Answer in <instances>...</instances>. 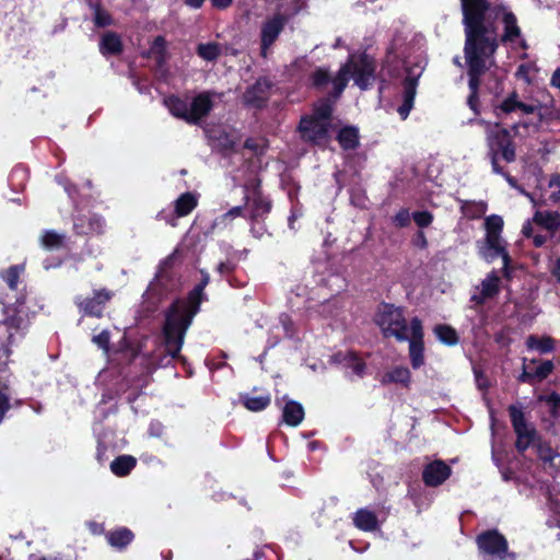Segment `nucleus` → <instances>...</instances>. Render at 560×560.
<instances>
[{"label": "nucleus", "instance_id": "f257e3e1", "mask_svg": "<svg viewBox=\"0 0 560 560\" xmlns=\"http://www.w3.org/2000/svg\"><path fill=\"white\" fill-rule=\"evenodd\" d=\"M210 281L209 273L201 270V280L188 293L186 299L175 300L165 313L162 330V343L152 352L135 354L133 360L144 365L145 373H151L160 366H167L174 359L179 358L185 335L194 317L200 311V304L207 300L205 288Z\"/></svg>", "mask_w": 560, "mask_h": 560}, {"label": "nucleus", "instance_id": "f03ea898", "mask_svg": "<svg viewBox=\"0 0 560 560\" xmlns=\"http://www.w3.org/2000/svg\"><path fill=\"white\" fill-rule=\"evenodd\" d=\"M493 113L502 122L513 115L518 116V120L510 129L495 124L487 132L489 155H497L506 163L516 160L513 137H525L529 132H537L542 122L551 119L546 105L537 100L524 102L515 91L493 105Z\"/></svg>", "mask_w": 560, "mask_h": 560}, {"label": "nucleus", "instance_id": "7ed1b4c3", "mask_svg": "<svg viewBox=\"0 0 560 560\" xmlns=\"http://www.w3.org/2000/svg\"><path fill=\"white\" fill-rule=\"evenodd\" d=\"M477 2H465V57L468 63L469 90L468 106L478 113V89L480 75L493 63L492 57L497 50V37L493 30L481 27Z\"/></svg>", "mask_w": 560, "mask_h": 560}, {"label": "nucleus", "instance_id": "20e7f679", "mask_svg": "<svg viewBox=\"0 0 560 560\" xmlns=\"http://www.w3.org/2000/svg\"><path fill=\"white\" fill-rule=\"evenodd\" d=\"M25 296L19 295L13 304L4 307V318L0 320V424L11 408L13 396L11 375L7 372L9 347L23 337L21 324L27 315L24 307Z\"/></svg>", "mask_w": 560, "mask_h": 560}, {"label": "nucleus", "instance_id": "39448f33", "mask_svg": "<svg viewBox=\"0 0 560 560\" xmlns=\"http://www.w3.org/2000/svg\"><path fill=\"white\" fill-rule=\"evenodd\" d=\"M409 58V46L406 44V37L402 34H396L387 49L383 69L390 77H399L401 71L405 73L402 104L397 108L402 120L409 116L413 107L418 81L424 70L422 60L411 62Z\"/></svg>", "mask_w": 560, "mask_h": 560}, {"label": "nucleus", "instance_id": "423d86ee", "mask_svg": "<svg viewBox=\"0 0 560 560\" xmlns=\"http://www.w3.org/2000/svg\"><path fill=\"white\" fill-rule=\"evenodd\" d=\"M465 2L466 0H462V9H463V15L465 16ZM469 4H474L477 2L478 5H476L479 10L480 14V23L481 27L493 30L495 32L497 37V46L499 45V35L497 32V27L493 25V22L497 24L502 25L503 33L500 36V42L505 45H514L516 43L520 44L521 48L526 49L527 44L525 39L522 38L521 28L517 24V19L515 14L510 11L504 5H495L491 8L488 5L486 0H467ZM463 22L465 23V18L463 19Z\"/></svg>", "mask_w": 560, "mask_h": 560}, {"label": "nucleus", "instance_id": "0eeeda50", "mask_svg": "<svg viewBox=\"0 0 560 560\" xmlns=\"http://www.w3.org/2000/svg\"><path fill=\"white\" fill-rule=\"evenodd\" d=\"M376 61L365 52L349 55L347 62L341 66L336 77L331 80L334 97H339L346 89L349 80L361 90L373 85L376 79Z\"/></svg>", "mask_w": 560, "mask_h": 560}, {"label": "nucleus", "instance_id": "6e6552de", "mask_svg": "<svg viewBox=\"0 0 560 560\" xmlns=\"http://www.w3.org/2000/svg\"><path fill=\"white\" fill-rule=\"evenodd\" d=\"M214 94L201 92L194 97L171 95L164 98L170 113L190 125H199L213 108Z\"/></svg>", "mask_w": 560, "mask_h": 560}, {"label": "nucleus", "instance_id": "1a4fd4ad", "mask_svg": "<svg viewBox=\"0 0 560 560\" xmlns=\"http://www.w3.org/2000/svg\"><path fill=\"white\" fill-rule=\"evenodd\" d=\"M375 323L385 337H394L398 341H405L410 337V324L408 325L401 307L386 303L380 305Z\"/></svg>", "mask_w": 560, "mask_h": 560}, {"label": "nucleus", "instance_id": "9d476101", "mask_svg": "<svg viewBox=\"0 0 560 560\" xmlns=\"http://www.w3.org/2000/svg\"><path fill=\"white\" fill-rule=\"evenodd\" d=\"M178 287L179 281L175 275L162 268L143 294V303L147 311L153 312L158 305L166 299L168 294L176 291Z\"/></svg>", "mask_w": 560, "mask_h": 560}, {"label": "nucleus", "instance_id": "9b49d317", "mask_svg": "<svg viewBox=\"0 0 560 560\" xmlns=\"http://www.w3.org/2000/svg\"><path fill=\"white\" fill-rule=\"evenodd\" d=\"M509 415L517 438L515 446L518 452H524L534 443L536 430L526 421L522 406L511 405Z\"/></svg>", "mask_w": 560, "mask_h": 560}, {"label": "nucleus", "instance_id": "f8f14e48", "mask_svg": "<svg viewBox=\"0 0 560 560\" xmlns=\"http://www.w3.org/2000/svg\"><path fill=\"white\" fill-rule=\"evenodd\" d=\"M244 200L249 221L264 220L271 210V201L265 197L259 185L244 186Z\"/></svg>", "mask_w": 560, "mask_h": 560}, {"label": "nucleus", "instance_id": "ddd939ff", "mask_svg": "<svg viewBox=\"0 0 560 560\" xmlns=\"http://www.w3.org/2000/svg\"><path fill=\"white\" fill-rule=\"evenodd\" d=\"M477 544L482 560H498L509 549L505 537L497 530L480 534L477 537Z\"/></svg>", "mask_w": 560, "mask_h": 560}, {"label": "nucleus", "instance_id": "4468645a", "mask_svg": "<svg viewBox=\"0 0 560 560\" xmlns=\"http://www.w3.org/2000/svg\"><path fill=\"white\" fill-rule=\"evenodd\" d=\"M329 124L310 117H303L299 125L301 137L304 141L316 145H324L329 140Z\"/></svg>", "mask_w": 560, "mask_h": 560}, {"label": "nucleus", "instance_id": "2eb2a0df", "mask_svg": "<svg viewBox=\"0 0 560 560\" xmlns=\"http://www.w3.org/2000/svg\"><path fill=\"white\" fill-rule=\"evenodd\" d=\"M113 295L114 293L112 291L100 289L94 290L91 298L77 296L74 303L84 315L101 317L106 303Z\"/></svg>", "mask_w": 560, "mask_h": 560}, {"label": "nucleus", "instance_id": "dca6fc26", "mask_svg": "<svg viewBox=\"0 0 560 560\" xmlns=\"http://www.w3.org/2000/svg\"><path fill=\"white\" fill-rule=\"evenodd\" d=\"M406 340L409 342V357L413 369H419L424 364L423 328L418 317L410 320V334Z\"/></svg>", "mask_w": 560, "mask_h": 560}, {"label": "nucleus", "instance_id": "f3484780", "mask_svg": "<svg viewBox=\"0 0 560 560\" xmlns=\"http://www.w3.org/2000/svg\"><path fill=\"white\" fill-rule=\"evenodd\" d=\"M288 18L282 13H276L268 18L262 24L260 30L261 39V55L267 56L268 49L277 40L280 33L283 31Z\"/></svg>", "mask_w": 560, "mask_h": 560}, {"label": "nucleus", "instance_id": "a211bd4d", "mask_svg": "<svg viewBox=\"0 0 560 560\" xmlns=\"http://www.w3.org/2000/svg\"><path fill=\"white\" fill-rule=\"evenodd\" d=\"M500 277L495 271L490 272L480 283L476 287L475 292L470 296V302L476 305H482L488 300L495 298L500 292Z\"/></svg>", "mask_w": 560, "mask_h": 560}, {"label": "nucleus", "instance_id": "6ab92c4d", "mask_svg": "<svg viewBox=\"0 0 560 560\" xmlns=\"http://www.w3.org/2000/svg\"><path fill=\"white\" fill-rule=\"evenodd\" d=\"M270 89L271 84L267 79H258L244 92V104L253 108L264 107L269 98Z\"/></svg>", "mask_w": 560, "mask_h": 560}, {"label": "nucleus", "instance_id": "aec40b11", "mask_svg": "<svg viewBox=\"0 0 560 560\" xmlns=\"http://www.w3.org/2000/svg\"><path fill=\"white\" fill-rule=\"evenodd\" d=\"M451 472V467L443 460H434L424 467L422 479L427 486L438 487L450 477Z\"/></svg>", "mask_w": 560, "mask_h": 560}, {"label": "nucleus", "instance_id": "412c9836", "mask_svg": "<svg viewBox=\"0 0 560 560\" xmlns=\"http://www.w3.org/2000/svg\"><path fill=\"white\" fill-rule=\"evenodd\" d=\"M104 220L94 213L74 218L73 230L78 235L101 234L104 232Z\"/></svg>", "mask_w": 560, "mask_h": 560}, {"label": "nucleus", "instance_id": "4be33fe9", "mask_svg": "<svg viewBox=\"0 0 560 560\" xmlns=\"http://www.w3.org/2000/svg\"><path fill=\"white\" fill-rule=\"evenodd\" d=\"M334 361L343 369L357 376H362L365 370V363L352 351L338 352L334 355Z\"/></svg>", "mask_w": 560, "mask_h": 560}, {"label": "nucleus", "instance_id": "5701e85b", "mask_svg": "<svg viewBox=\"0 0 560 560\" xmlns=\"http://www.w3.org/2000/svg\"><path fill=\"white\" fill-rule=\"evenodd\" d=\"M481 253L488 261H493L495 258L501 257L503 260V269L506 270L510 264V256L505 250L504 242L501 237H497L495 243H492L491 238L486 237V245Z\"/></svg>", "mask_w": 560, "mask_h": 560}, {"label": "nucleus", "instance_id": "b1692460", "mask_svg": "<svg viewBox=\"0 0 560 560\" xmlns=\"http://www.w3.org/2000/svg\"><path fill=\"white\" fill-rule=\"evenodd\" d=\"M411 374L408 368L406 366H395L387 372H385L381 378L380 382L382 385H388V384H399L404 387H408L410 384Z\"/></svg>", "mask_w": 560, "mask_h": 560}, {"label": "nucleus", "instance_id": "393cba45", "mask_svg": "<svg viewBox=\"0 0 560 560\" xmlns=\"http://www.w3.org/2000/svg\"><path fill=\"white\" fill-rule=\"evenodd\" d=\"M282 418L285 424L298 427L304 419V408L295 400H287L282 408Z\"/></svg>", "mask_w": 560, "mask_h": 560}, {"label": "nucleus", "instance_id": "a878e982", "mask_svg": "<svg viewBox=\"0 0 560 560\" xmlns=\"http://www.w3.org/2000/svg\"><path fill=\"white\" fill-rule=\"evenodd\" d=\"M353 524L364 532H373L378 528L377 516L373 511L368 509H359L353 514Z\"/></svg>", "mask_w": 560, "mask_h": 560}, {"label": "nucleus", "instance_id": "bb28decb", "mask_svg": "<svg viewBox=\"0 0 560 560\" xmlns=\"http://www.w3.org/2000/svg\"><path fill=\"white\" fill-rule=\"evenodd\" d=\"M533 222L553 233L560 228V213L557 211L536 210L533 217Z\"/></svg>", "mask_w": 560, "mask_h": 560}, {"label": "nucleus", "instance_id": "cd10ccee", "mask_svg": "<svg viewBox=\"0 0 560 560\" xmlns=\"http://www.w3.org/2000/svg\"><path fill=\"white\" fill-rule=\"evenodd\" d=\"M526 347L528 350H535L542 354L550 353L555 350V340L549 336L529 335L526 338Z\"/></svg>", "mask_w": 560, "mask_h": 560}, {"label": "nucleus", "instance_id": "c85d7f7f", "mask_svg": "<svg viewBox=\"0 0 560 560\" xmlns=\"http://www.w3.org/2000/svg\"><path fill=\"white\" fill-rule=\"evenodd\" d=\"M341 311L342 304L340 299L338 296H334L319 304L316 312L319 314V316L326 319H335L339 317Z\"/></svg>", "mask_w": 560, "mask_h": 560}, {"label": "nucleus", "instance_id": "c756f323", "mask_svg": "<svg viewBox=\"0 0 560 560\" xmlns=\"http://www.w3.org/2000/svg\"><path fill=\"white\" fill-rule=\"evenodd\" d=\"M337 140L342 149L353 150L359 145V130L355 127L340 129Z\"/></svg>", "mask_w": 560, "mask_h": 560}, {"label": "nucleus", "instance_id": "7c9ffc66", "mask_svg": "<svg viewBox=\"0 0 560 560\" xmlns=\"http://www.w3.org/2000/svg\"><path fill=\"white\" fill-rule=\"evenodd\" d=\"M121 40L118 35L114 33H106L100 42V50L104 56L117 55L121 51Z\"/></svg>", "mask_w": 560, "mask_h": 560}, {"label": "nucleus", "instance_id": "2f4dec72", "mask_svg": "<svg viewBox=\"0 0 560 560\" xmlns=\"http://www.w3.org/2000/svg\"><path fill=\"white\" fill-rule=\"evenodd\" d=\"M133 539V534L128 528H119L107 534V541L114 548H125Z\"/></svg>", "mask_w": 560, "mask_h": 560}, {"label": "nucleus", "instance_id": "473e14b6", "mask_svg": "<svg viewBox=\"0 0 560 560\" xmlns=\"http://www.w3.org/2000/svg\"><path fill=\"white\" fill-rule=\"evenodd\" d=\"M197 207V198L191 192L180 195L175 201L177 217H185Z\"/></svg>", "mask_w": 560, "mask_h": 560}, {"label": "nucleus", "instance_id": "72a5a7b5", "mask_svg": "<svg viewBox=\"0 0 560 560\" xmlns=\"http://www.w3.org/2000/svg\"><path fill=\"white\" fill-rule=\"evenodd\" d=\"M136 458L130 455H121L114 459L110 464V469L116 476H126L136 466Z\"/></svg>", "mask_w": 560, "mask_h": 560}, {"label": "nucleus", "instance_id": "f704fd0d", "mask_svg": "<svg viewBox=\"0 0 560 560\" xmlns=\"http://www.w3.org/2000/svg\"><path fill=\"white\" fill-rule=\"evenodd\" d=\"M485 226H486V231H487L486 237L491 238V242L495 243L497 237H501L500 232L503 228L502 218L500 215L492 214V215L486 218Z\"/></svg>", "mask_w": 560, "mask_h": 560}, {"label": "nucleus", "instance_id": "c9c22d12", "mask_svg": "<svg viewBox=\"0 0 560 560\" xmlns=\"http://www.w3.org/2000/svg\"><path fill=\"white\" fill-rule=\"evenodd\" d=\"M434 334L441 342L447 346H455L458 342L457 332L451 326L438 325L434 328Z\"/></svg>", "mask_w": 560, "mask_h": 560}, {"label": "nucleus", "instance_id": "e433bc0d", "mask_svg": "<svg viewBox=\"0 0 560 560\" xmlns=\"http://www.w3.org/2000/svg\"><path fill=\"white\" fill-rule=\"evenodd\" d=\"M331 104L329 101L325 100L315 105L313 115L308 117L331 125Z\"/></svg>", "mask_w": 560, "mask_h": 560}, {"label": "nucleus", "instance_id": "4c0bfd02", "mask_svg": "<svg viewBox=\"0 0 560 560\" xmlns=\"http://www.w3.org/2000/svg\"><path fill=\"white\" fill-rule=\"evenodd\" d=\"M65 240V234H59L55 231H45L40 238V243L46 249H57L63 245Z\"/></svg>", "mask_w": 560, "mask_h": 560}, {"label": "nucleus", "instance_id": "58836bf2", "mask_svg": "<svg viewBox=\"0 0 560 560\" xmlns=\"http://www.w3.org/2000/svg\"><path fill=\"white\" fill-rule=\"evenodd\" d=\"M23 271V268L20 266H12L8 270L2 271L0 277L7 283L8 288L12 292H18L19 279L20 275Z\"/></svg>", "mask_w": 560, "mask_h": 560}, {"label": "nucleus", "instance_id": "ea45409f", "mask_svg": "<svg viewBox=\"0 0 560 560\" xmlns=\"http://www.w3.org/2000/svg\"><path fill=\"white\" fill-rule=\"evenodd\" d=\"M244 406L250 411H261L270 404L269 396H244L242 397Z\"/></svg>", "mask_w": 560, "mask_h": 560}, {"label": "nucleus", "instance_id": "a19ab883", "mask_svg": "<svg viewBox=\"0 0 560 560\" xmlns=\"http://www.w3.org/2000/svg\"><path fill=\"white\" fill-rule=\"evenodd\" d=\"M536 364V368H532V375L535 382H541L551 374L553 370V363L550 360H546L542 362L537 361Z\"/></svg>", "mask_w": 560, "mask_h": 560}, {"label": "nucleus", "instance_id": "79ce46f5", "mask_svg": "<svg viewBox=\"0 0 560 560\" xmlns=\"http://www.w3.org/2000/svg\"><path fill=\"white\" fill-rule=\"evenodd\" d=\"M462 210L465 215L469 218H479L487 211V203L483 201L474 202V201H466L462 206Z\"/></svg>", "mask_w": 560, "mask_h": 560}, {"label": "nucleus", "instance_id": "37998d69", "mask_svg": "<svg viewBox=\"0 0 560 560\" xmlns=\"http://www.w3.org/2000/svg\"><path fill=\"white\" fill-rule=\"evenodd\" d=\"M197 51H198V55L202 59L208 60V61H212V60H214L219 56L220 48H219L218 44L207 43V44H200L198 46Z\"/></svg>", "mask_w": 560, "mask_h": 560}, {"label": "nucleus", "instance_id": "c03bdc74", "mask_svg": "<svg viewBox=\"0 0 560 560\" xmlns=\"http://www.w3.org/2000/svg\"><path fill=\"white\" fill-rule=\"evenodd\" d=\"M27 173L23 167H15L10 174V184L18 188H23Z\"/></svg>", "mask_w": 560, "mask_h": 560}, {"label": "nucleus", "instance_id": "a18cd8bd", "mask_svg": "<svg viewBox=\"0 0 560 560\" xmlns=\"http://www.w3.org/2000/svg\"><path fill=\"white\" fill-rule=\"evenodd\" d=\"M411 218L412 214H410L409 210L402 208L393 217V224L396 228H406L409 225Z\"/></svg>", "mask_w": 560, "mask_h": 560}, {"label": "nucleus", "instance_id": "49530a36", "mask_svg": "<svg viewBox=\"0 0 560 560\" xmlns=\"http://www.w3.org/2000/svg\"><path fill=\"white\" fill-rule=\"evenodd\" d=\"M412 219L415 221V223L423 229V228H428L432 221H433V215L431 212L429 211H416L412 213Z\"/></svg>", "mask_w": 560, "mask_h": 560}, {"label": "nucleus", "instance_id": "de8ad7c7", "mask_svg": "<svg viewBox=\"0 0 560 560\" xmlns=\"http://www.w3.org/2000/svg\"><path fill=\"white\" fill-rule=\"evenodd\" d=\"M536 363H537V360L527 361L526 359H524L523 371L518 377L520 382L528 383V384L535 383L533 375H532V365H535Z\"/></svg>", "mask_w": 560, "mask_h": 560}, {"label": "nucleus", "instance_id": "09e8293b", "mask_svg": "<svg viewBox=\"0 0 560 560\" xmlns=\"http://www.w3.org/2000/svg\"><path fill=\"white\" fill-rule=\"evenodd\" d=\"M311 80L314 86L320 88L329 82L328 71L319 68L312 73Z\"/></svg>", "mask_w": 560, "mask_h": 560}, {"label": "nucleus", "instance_id": "8fccbe9b", "mask_svg": "<svg viewBox=\"0 0 560 560\" xmlns=\"http://www.w3.org/2000/svg\"><path fill=\"white\" fill-rule=\"evenodd\" d=\"M533 69H534V67L532 63H522L518 66L515 75L518 79H521L527 83H530V81H532L530 71Z\"/></svg>", "mask_w": 560, "mask_h": 560}, {"label": "nucleus", "instance_id": "3c124183", "mask_svg": "<svg viewBox=\"0 0 560 560\" xmlns=\"http://www.w3.org/2000/svg\"><path fill=\"white\" fill-rule=\"evenodd\" d=\"M279 323L283 329L284 335L289 338L293 337V335H294L293 322L290 318V316L287 314H281L279 317Z\"/></svg>", "mask_w": 560, "mask_h": 560}, {"label": "nucleus", "instance_id": "603ef678", "mask_svg": "<svg viewBox=\"0 0 560 560\" xmlns=\"http://www.w3.org/2000/svg\"><path fill=\"white\" fill-rule=\"evenodd\" d=\"M93 342L97 345L98 348L107 351L109 346V332L108 330H103L98 335L93 336Z\"/></svg>", "mask_w": 560, "mask_h": 560}, {"label": "nucleus", "instance_id": "864d4df0", "mask_svg": "<svg viewBox=\"0 0 560 560\" xmlns=\"http://www.w3.org/2000/svg\"><path fill=\"white\" fill-rule=\"evenodd\" d=\"M538 456L544 462H552V459L557 456V453L549 445L541 444L538 446Z\"/></svg>", "mask_w": 560, "mask_h": 560}, {"label": "nucleus", "instance_id": "5fc2aeb1", "mask_svg": "<svg viewBox=\"0 0 560 560\" xmlns=\"http://www.w3.org/2000/svg\"><path fill=\"white\" fill-rule=\"evenodd\" d=\"M94 21L97 26L102 27L107 26L112 23L110 15L101 9L95 10Z\"/></svg>", "mask_w": 560, "mask_h": 560}, {"label": "nucleus", "instance_id": "6e6d98bb", "mask_svg": "<svg viewBox=\"0 0 560 560\" xmlns=\"http://www.w3.org/2000/svg\"><path fill=\"white\" fill-rule=\"evenodd\" d=\"M250 233L254 237L260 238L266 233V226L260 220L250 221Z\"/></svg>", "mask_w": 560, "mask_h": 560}, {"label": "nucleus", "instance_id": "4d7b16f0", "mask_svg": "<svg viewBox=\"0 0 560 560\" xmlns=\"http://www.w3.org/2000/svg\"><path fill=\"white\" fill-rule=\"evenodd\" d=\"M246 209L245 205L244 206H236V207H233L231 208L228 212H225L223 215H222V220H233L237 217H243L245 215L244 214V210Z\"/></svg>", "mask_w": 560, "mask_h": 560}, {"label": "nucleus", "instance_id": "13d9d810", "mask_svg": "<svg viewBox=\"0 0 560 560\" xmlns=\"http://www.w3.org/2000/svg\"><path fill=\"white\" fill-rule=\"evenodd\" d=\"M350 201L353 206L358 208H365L366 207V197L361 191H352L350 196Z\"/></svg>", "mask_w": 560, "mask_h": 560}, {"label": "nucleus", "instance_id": "bf43d9fd", "mask_svg": "<svg viewBox=\"0 0 560 560\" xmlns=\"http://www.w3.org/2000/svg\"><path fill=\"white\" fill-rule=\"evenodd\" d=\"M56 180L59 185H61L65 189V191L68 194V196L74 200V191L75 188L70 185L69 180L63 176H57Z\"/></svg>", "mask_w": 560, "mask_h": 560}, {"label": "nucleus", "instance_id": "052dcab7", "mask_svg": "<svg viewBox=\"0 0 560 560\" xmlns=\"http://www.w3.org/2000/svg\"><path fill=\"white\" fill-rule=\"evenodd\" d=\"M412 243L416 247L424 249L428 247V240L425 237L424 232L418 231L412 240Z\"/></svg>", "mask_w": 560, "mask_h": 560}, {"label": "nucleus", "instance_id": "680f3d73", "mask_svg": "<svg viewBox=\"0 0 560 560\" xmlns=\"http://www.w3.org/2000/svg\"><path fill=\"white\" fill-rule=\"evenodd\" d=\"M163 431H164V427L161 422L159 421H152L149 425V434L151 436H154V438H160L162 436L163 434Z\"/></svg>", "mask_w": 560, "mask_h": 560}, {"label": "nucleus", "instance_id": "e2e57ef3", "mask_svg": "<svg viewBox=\"0 0 560 560\" xmlns=\"http://www.w3.org/2000/svg\"><path fill=\"white\" fill-rule=\"evenodd\" d=\"M476 312L479 315V323L472 324L471 330H472V334L475 335V337H478L480 335L481 328L487 319V315L483 312H480L478 310H476Z\"/></svg>", "mask_w": 560, "mask_h": 560}, {"label": "nucleus", "instance_id": "0e129e2a", "mask_svg": "<svg viewBox=\"0 0 560 560\" xmlns=\"http://www.w3.org/2000/svg\"><path fill=\"white\" fill-rule=\"evenodd\" d=\"M234 269V264L230 260H226V261H222L220 262L218 266H217V271L221 275V276H225V275H229L233 271Z\"/></svg>", "mask_w": 560, "mask_h": 560}, {"label": "nucleus", "instance_id": "69168bd1", "mask_svg": "<svg viewBox=\"0 0 560 560\" xmlns=\"http://www.w3.org/2000/svg\"><path fill=\"white\" fill-rule=\"evenodd\" d=\"M490 160H491L492 171H493L495 174H499V175L504 176V175H505V172H504V171H503V168L499 165V158H498L497 155H490Z\"/></svg>", "mask_w": 560, "mask_h": 560}, {"label": "nucleus", "instance_id": "338daca9", "mask_svg": "<svg viewBox=\"0 0 560 560\" xmlns=\"http://www.w3.org/2000/svg\"><path fill=\"white\" fill-rule=\"evenodd\" d=\"M105 453H106V446H104L103 443L98 442L96 458L101 464H103L107 459V457L105 456Z\"/></svg>", "mask_w": 560, "mask_h": 560}, {"label": "nucleus", "instance_id": "774afa93", "mask_svg": "<svg viewBox=\"0 0 560 560\" xmlns=\"http://www.w3.org/2000/svg\"><path fill=\"white\" fill-rule=\"evenodd\" d=\"M551 273L557 279V281L560 283V256L555 261V265L551 269Z\"/></svg>", "mask_w": 560, "mask_h": 560}]
</instances>
